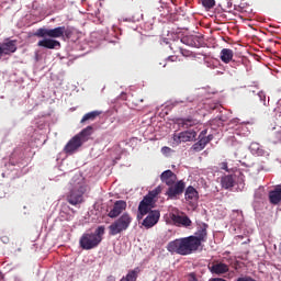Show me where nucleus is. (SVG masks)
<instances>
[{
	"label": "nucleus",
	"instance_id": "f257e3e1",
	"mask_svg": "<svg viewBox=\"0 0 281 281\" xmlns=\"http://www.w3.org/2000/svg\"><path fill=\"white\" fill-rule=\"evenodd\" d=\"M37 38H43L38 41L37 47H44L45 49H60V42L55 38H61L65 36V26H58L55 29H37L33 34Z\"/></svg>",
	"mask_w": 281,
	"mask_h": 281
},
{
	"label": "nucleus",
	"instance_id": "f03ea898",
	"mask_svg": "<svg viewBox=\"0 0 281 281\" xmlns=\"http://www.w3.org/2000/svg\"><path fill=\"white\" fill-rule=\"evenodd\" d=\"M199 248L196 241H194V238L191 236L175 239L167 245V251L170 254H178L179 256H190L191 254L199 251Z\"/></svg>",
	"mask_w": 281,
	"mask_h": 281
},
{
	"label": "nucleus",
	"instance_id": "7ed1b4c3",
	"mask_svg": "<svg viewBox=\"0 0 281 281\" xmlns=\"http://www.w3.org/2000/svg\"><path fill=\"white\" fill-rule=\"evenodd\" d=\"M105 229L104 226H98L94 233H83L79 239L81 249H85L86 251L95 249V247L102 243Z\"/></svg>",
	"mask_w": 281,
	"mask_h": 281
},
{
	"label": "nucleus",
	"instance_id": "20e7f679",
	"mask_svg": "<svg viewBox=\"0 0 281 281\" xmlns=\"http://www.w3.org/2000/svg\"><path fill=\"white\" fill-rule=\"evenodd\" d=\"M131 223H133V216H131L128 213H123L109 226L110 236H117V234H123V232H126V229L131 227Z\"/></svg>",
	"mask_w": 281,
	"mask_h": 281
},
{
	"label": "nucleus",
	"instance_id": "39448f33",
	"mask_svg": "<svg viewBox=\"0 0 281 281\" xmlns=\"http://www.w3.org/2000/svg\"><path fill=\"white\" fill-rule=\"evenodd\" d=\"M85 192H87V187H85V184H78L67 195L68 203L70 205H80L83 201L82 196Z\"/></svg>",
	"mask_w": 281,
	"mask_h": 281
},
{
	"label": "nucleus",
	"instance_id": "423d86ee",
	"mask_svg": "<svg viewBox=\"0 0 281 281\" xmlns=\"http://www.w3.org/2000/svg\"><path fill=\"white\" fill-rule=\"evenodd\" d=\"M183 192H186V182L183 180H179L175 184L168 187L165 195L171 201H177Z\"/></svg>",
	"mask_w": 281,
	"mask_h": 281
},
{
	"label": "nucleus",
	"instance_id": "0eeeda50",
	"mask_svg": "<svg viewBox=\"0 0 281 281\" xmlns=\"http://www.w3.org/2000/svg\"><path fill=\"white\" fill-rule=\"evenodd\" d=\"M153 207H155V201H151L150 198L144 196L138 204L137 221H142L146 214H150V212H153Z\"/></svg>",
	"mask_w": 281,
	"mask_h": 281
},
{
	"label": "nucleus",
	"instance_id": "6e6552de",
	"mask_svg": "<svg viewBox=\"0 0 281 281\" xmlns=\"http://www.w3.org/2000/svg\"><path fill=\"white\" fill-rule=\"evenodd\" d=\"M196 139V131L189 130L184 132H180L179 134L173 135L175 144H186L187 142H194Z\"/></svg>",
	"mask_w": 281,
	"mask_h": 281
},
{
	"label": "nucleus",
	"instance_id": "1a4fd4ad",
	"mask_svg": "<svg viewBox=\"0 0 281 281\" xmlns=\"http://www.w3.org/2000/svg\"><path fill=\"white\" fill-rule=\"evenodd\" d=\"M148 215L143 221V227L146 229H150V227H155L157 223H159V218L161 217V213L157 210L150 211L147 213Z\"/></svg>",
	"mask_w": 281,
	"mask_h": 281
},
{
	"label": "nucleus",
	"instance_id": "9d476101",
	"mask_svg": "<svg viewBox=\"0 0 281 281\" xmlns=\"http://www.w3.org/2000/svg\"><path fill=\"white\" fill-rule=\"evenodd\" d=\"M195 244L201 247L202 243L207 240V224H202L195 232V235H191Z\"/></svg>",
	"mask_w": 281,
	"mask_h": 281
},
{
	"label": "nucleus",
	"instance_id": "9b49d317",
	"mask_svg": "<svg viewBox=\"0 0 281 281\" xmlns=\"http://www.w3.org/2000/svg\"><path fill=\"white\" fill-rule=\"evenodd\" d=\"M127 207L126 201L117 200L114 202L112 210L108 213L109 218H117Z\"/></svg>",
	"mask_w": 281,
	"mask_h": 281
},
{
	"label": "nucleus",
	"instance_id": "f8f14e48",
	"mask_svg": "<svg viewBox=\"0 0 281 281\" xmlns=\"http://www.w3.org/2000/svg\"><path fill=\"white\" fill-rule=\"evenodd\" d=\"M16 52V41H9L5 43H0V60L3 56H10Z\"/></svg>",
	"mask_w": 281,
	"mask_h": 281
},
{
	"label": "nucleus",
	"instance_id": "ddd939ff",
	"mask_svg": "<svg viewBox=\"0 0 281 281\" xmlns=\"http://www.w3.org/2000/svg\"><path fill=\"white\" fill-rule=\"evenodd\" d=\"M82 140L78 136H74L64 147L66 155H74L78 148L82 146Z\"/></svg>",
	"mask_w": 281,
	"mask_h": 281
},
{
	"label": "nucleus",
	"instance_id": "4468645a",
	"mask_svg": "<svg viewBox=\"0 0 281 281\" xmlns=\"http://www.w3.org/2000/svg\"><path fill=\"white\" fill-rule=\"evenodd\" d=\"M160 181H161V183H166L168 187L175 186L177 183V175L175 172H172V170H170V169L165 170L160 175Z\"/></svg>",
	"mask_w": 281,
	"mask_h": 281
},
{
	"label": "nucleus",
	"instance_id": "2eb2a0df",
	"mask_svg": "<svg viewBox=\"0 0 281 281\" xmlns=\"http://www.w3.org/2000/svg\"><path fill=\"white\" fill-rule=\"evenodd\" d=\"M269 202L271 203V205H280L281 183L276 186L274 189L269 192Z\"/></svg>",
	"mask_w": 281,
	"mask_h": 281
},
{
	"label": "nucleus",
	"instance_id": "dca6fc26",
	"mask_svg": "<svg viewBox=\"0 0 281 281\" xmlns=\"http://www.w3.org/2000/svg\"><path fill=\"white\" fill-rule=\"evenodd\" d=\"M210 271L211 273H215V276H223V273L229 272V266L223 262L213 263L212 267H210Z\"/></svg>",
	"mask_w": 281,
	"mask_h": 281
},
{
	"label": "nucleus",
	"instance_id": "f3484780",
	"mask_svg": "<svg viewBox=\"0 0 281 281\" xmlns=\"http://www.w3.org/2000/svg\"><path fill=\"white\" fill-rule=\"evenodd\" d=\"M91 135H93V126L88 125L75 136L78 137V139H80L82 144H85V142H89V137H91Z\"/></svg>",
	"mask_w": 281,
	"mask_h": 281
},
{
	"label": "nucleus",
	"instance_id": "a211bd4d",
	"mask_svg": "<svg viewBox=\"0 0 281 281\" xmlns=\"http://www.w3.org/2000/svg\"><path fill=\"white\" fill-rule=\"evenodd\" d=\"M186 201H199V191L192 186H189L184 192Z\"/></svg>",
	"mask_w": 281,
	"mask_h": 281
},
{
	"label": "nucleus",
	"instance_id": "6ab92c4d",
	"mask_svg": "<svg viewBox=\"0 0 281 281\" xmlns=\"http://www.w3.org/2000/svg\"><path fill=\"white\" fill-rule=\"evenodd\" d=\"M222 63H225V65H229V61L234 59V50L229 48H223L221 50V56H220Z\"/></svg>",
	"mask_w": 281,
	"mask_h": 281
},
{
	"label": "nucleus",
	"instance_id": "aec40b11",
	"mask_svg": "<svg viewBox=\"0 0 281 281\" xmlns=\"http://www.w3.org/2000/svg\"><path fill=\"white\" fill-rule=\"evenodd\" d=\"M100 115H102V112L98 110L88 112L82 116L80 124H87V122H93L95 121L97 117H100Z\"/></svg>",
	"mask_w": 281,
	"mask_h": 281
},
{
	"label": "nucleus",
	"instance_id": "412c9836",
	"mask_svg": "<svg viewBox=\"0 0 281 281\" xmlns=\"http://www.w3.org/2000/svg\"><path fill=\"white\" fill-rule=\"evenodd\" d=\"M234 183H236V180H234V176L232 175L224 176L221 179V184L224 190H229V188H234Z\"/></svg>",
	"mask_w": 281,
	"mask_h": 281
},
{
	"label": "nucleus",
	"instance_id": "4be33fe9",
	"mask_svg": "<svg viewBox=\"0 0 281 281\" xmlns=\"http://www.w3.org/2000/svg\"><path fill=\"white\" fill-rule=\"evenodd\" d=\"M198 124H199V121L192 117L179 120V125L182 126V128H192V126H196Z\"/></svg>",
	"mask_w": 281,
	"mask_h": 281
},
{
	"label": "nucleus",
	"instance_id": "5701e85b",
	"mask_svg": "<svg viewBox=\"0 0 281 281\" xmlns=\"http://www.w3.org/2000/svg\"><path fill=\"white\" fill-rule=\"evenodd\" d=\"M249 150L254 155H257V157L265 156V149H262V146H260V144H258V143H251L249 146Z\"/></svg>",
	"mask_w": 281,
	"mask_h": 281
},
{
	"label": "nucleus",
	"instance_id": "b1692460",
	"mask_svg": "<svg viewBox=\"0 0 281 281\" xmlns=\"http://www.w3.org/2000/svg\"><path fill=\"white\" fill-rule=\"evenodd\" d=\"M172 221H176V223H180L184 227H190V225H192V221L188 216L172 215Z\"/></svg>",
	"mask_w": 281,
	"mask_h": 281
},
{
	"label": "nucleus",
	"instance_id": "393cba45",
	"mask_svg": "<svg viewBox=\"0 0 281 281\" xmlns=\"http://www.w3.org/2000/svg\"><path fill=\"white\" fill-rule=\"evenodd\" d=\"M161 190H164V188L161 186H158L154 190L149 191L148 194L145 195V199H150V201H155V199H157V196L161 194Z\"/></svg>",
	"mask_w": 281,
	"mask_h": 281
},
{
	"label": "nucleus",
	"instance_id": "a878e982",
	"mask_svg": "<svg viewBox=\"0 0 281 281\" xmlns=\"http://www.w3.org/2000/svg\"><path fill=\"white\" fill-rule=\"evenodd\" d=\"M205 146H207V143L206 140L201 137L199 139V142H196L195 144H193L192 146V149L195 151V153H201V150H203V148H205Z\"/></svg>",
	"mask_w": 281,
	"mask_h": 281
},
{
	"label": "nucleus",
	"instance_id": "bb28decb",
	"mask_svg": "<svg viewBox=\"0 0 281 281\" xmlns=\"http://www.w3.org/2000/svg\"><path fill=\"white\" fill-rule=\"evenodd\" d=\"M139 267L135 268L134 270H130L126 277H124L127 281H137L139 277Z\"/></svg>",
	"mask_w": 281,
	"mask_h": 281
},
{
	"label": "nucleus",
	"instance_id": "cd10ccee",
	"mask_svg": "<svg viewBox=\"0 0 281 281\" xmlns=\"http://www.w3.org/2000/svg\"><path fill=\"white\" fill-rule=\"evenodd\" d=\"M178 50L180 52L181 56H183L184 58H192L193 60L196 59V54L191 50H188L181 47H179Z\"/></svg>",
	"mask_w": 281,
	"mask_h": 281
},
{
	"label": "nucleus",
	"instance_id": "c85d7f7f",
	"mask_svg": "<svg viewBox=\"0 0 281 281\" xmlns=\"http://www.w3.org/2000/svg\"><path fill=\"white\" fill-rule=\"evenodd\" d=\"M74 34H76V29H74L71 26H68V27L64 26V36H66V38H68V40L72 38Z\"/></svg>",
	"mask_w": 281,
	"mask_h": 281
},
{
	"label": "nucleus",
	"instance_id": "c756f323",
	"mask_svg": "<svg viewBox=\"0 0 281 281\" xmlns=\"http://www.w3.org/2000/svg\"><path fill=\"white\" fill-rule=\"evenodd\" d=\"M201 3L204 8H207L209 10L214 8V5H216L215 0H201Z\"/></svg>",
	"mask_w": 281,
	"mask_h": 281
},
{
	"label": "nucleus",
	"instance_id": "7c9ffc66",
	"mask_svg": "<svg viewBox=\"0 0 281 281\" xmlns=\"http://www.w3.org/2000/svg\"><path fill=\"white\" fill-rule=\"evenodd\" d=\"M168 63H177V56H175V55L169 56L168 58H166L164 60V63H160V65L166 67V65H168Z\"/></svg>",
	"mask_w": 281,
	"mask_h": 281
},
{
	"label": "nucleus",
	"instance_id": "2f4dec72",
	"mask_svg": "<svg viewBox=\"0 0 281 281\" xmlns=\"http://www.w3.org/2000/svg\"><path fill=\"white\" fill-rule=\"evenodd\" d=\"M258 98L263 106H267V94L262 91L258 92Z\"/></svg>",
	"mask_w": 281,
	"mask_h": 281
},
{
	"label": "nucleus",
	"instance_id": "473e14b6",
	"mask_svg": "<svg viewBox=\"0 0 281 281\" xmlns=\"http://www.w3.org/2000/svg\"><path fill=\"white\" fill-rule=\"evenodd\" d=\"M188 102L192 103V102H194V100L190 99V98H186V100H177V101H175L173 104L175 105H177V104H188Z\"/></svg>",
	"mask_w": 281,
	"mask_h": 281
},
{
	"label": "nucleus",
	"instance_id": "72a5a7b5",
	"mask_svg": "<svg viewBox=\"0 0 281 281\" xmlns=\"http://www.w3.org/2000/svg\"><path fill=\"white\" fill-rule=\"evenodd\" d=\"M221 170H226V172H229V169L227 168V162L220 164Z\"/></svg>",
	"mask_w": 281,
	"mask_h": 281
},
{
	"label": "nucleus",
	"instance_id": "f704fd0d",
	"mask_svg": "<svg viewBox=\"0 0 281 281\" xmlns=\"http://www.w3.org/2000/svg\"><path fill=\"white\" fill-rule=\"evenodd\" d=\"M202 138L205 139L206 144H210L212 142V139H214V136L213 135H209V136H203Z\"/></svg>",
	"mask_w": 281,
	"mask_h": 281
},
{
	"label": "nucleus",
	"instance_id": "c9c22d12",
	"mask_svg": "<svg viewBox=\"0 0 281 281\" xmlns=\"http://www.w3.org/2000/svg\"><path fill=\"white\" fill-rule=\"evenodd\" d=\"M106 281H115V277H113V274H110V276L106 278Z\"/></svg>",
	"mask_w": 281,
	"mask_h": 281
},
{
	"label": "nucleus",
	"instance_id": "e433bc0d",
	"mask_svg": "<svg viewBox=\"0 0 281 281\" xmlns=\"http://www.w3.org/2000/svg\"><path fill=\"white\" fill-rule=\"evenodd\" d=\"M205 135H207V130L202 131L200 137H205Z\"/></svg>",
	"mask_w": 281,
	"mask_h": 281
},
{
	"label": "nucleus",
	"instance_id": "4c0bfd02",
	"mask_svg": "<svg viewBox=\"0 0 281 281\" xmlns=\"http://www.w3.org/2000/svg\"><path fill=\"white\" fill-rule=\"evenodd\" d=\"M4 277H3V272L0 271V281H3Z\"/></svg>",
	"mask_w": 281,
	"mask_h": 281
},
{
	"label": "nucleus",
	"instance_id": "58836bf2",
	"mask_svg": "<svg viewBox=\"0 0 281 281\" xmlns=\"http://www.w3.org/2000/svg\"><path fill=\"white\" fill-rule=\"evenodd\" d=\"M165 149H167V150H170V148H168V147H164Z\"/></svg>",
	"mask_w": 281,
	"mask_h": 281
},
{
	"label": "nucleus",
	"instance_id": "ea45409f",
	"mask_svg": "<svg viewBox=\"0 0 281 281\" xmlns=\"http://www.w3.org/2000/svg\"><path fill=\"white\" fill-rule=\"evenodd\" d=\"M171 49H175V48L171 46Z\"/></svg>",
	"mask_w": 281,
	"mask_h": 281
}]
</instances>
